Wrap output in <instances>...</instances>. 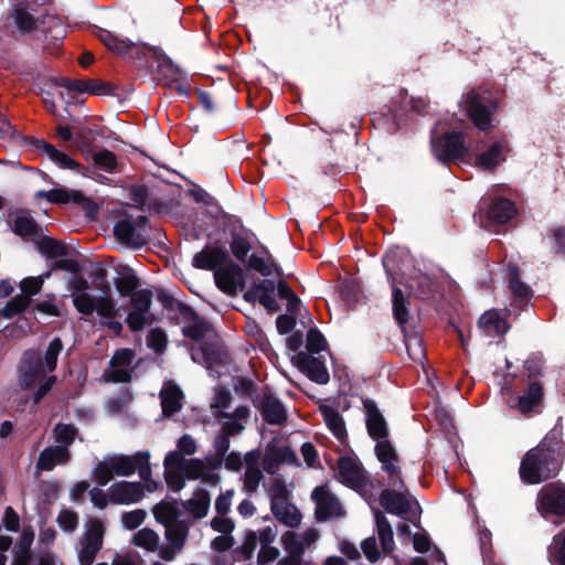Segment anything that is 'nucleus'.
Instances as JSON below:
<instances>
[{
    "label": "nucleus",
    "instance_id": "1",
    "mask_svg": "<svg viewBox=\"0 0 565 565\" xmlns=\"http://www.w3.org/2000/svg\"><path fill=\"white\" fill-rule=\"evenodd\" d=\"M565 459V443L562 431L551 429L542 441L527 450L521 459L519 475L525 484H539L555 478Z\"/></svg>",
    "mask_w": 565,
    "mask_h": 565
},
{
    "label": "nucleus",
    "instance_id": "2",
    "mask_svg": "<svg viewBox=\"0 0 565 565\" xmlns=\"http://www.w3.org/2000/svg\"><path fill=\"white\" fill-rule=\"evenodd\" d=\"M362 404L365 411V425L369 436L376 441L374 451L377 460L381 462L382 470L390 477L396 476L397 482L393 486L404 487L402 470L398 466L399 457L388 439V427L386 419L379 409L376 403L371 398H363Z\"/></svg>",
    "mask_w": 565,
    "mask_h": 565
},
{
    "label": "nucleus",
    "instance_id": "3",
    "mask_svg": "<svg viewBox=\"0 0 565 565\" xmlns=\"http://www.w3.org/2000/svg\"><path fill=\"white\" fill-rule=\"evenodd\" d=\"M388 486L391 488L381 491L379 497L380 505L385 510V512L397 515L401 519L417 525L416 521L419 520L422 513V508L418 501L406 490L405 483L403 488L392 484L393 482L398 483L396 476H388Z\"/></svg>",
    "mask_w": 565,
    "mask_h": 565
},
{
    "label": "nucleus",
    "instance_id": "4",
    "mask_svg": "<svg viewBox=\"0 0 565 565\" xmlns=\"http://www.w3.org/2000/svg\"><path fill=\"white\" fill-rule=\"evenodd\" d=\"M461 107L467 117L480 131H489L492 116L498 109V100L488 90L470 89L463 95Z\"/></svg>",
    "mask_w": 565,
    "mask_h": 565
},
{
    "label": "nucleus",
    "instance_id": "5",
    "mask_svg": "<svg viewBox=\"0 0 565 565\" xmlns=\"http://www.w3.org/2000/svg\"><path fill=\"white\" fill-rule=\"evenodd\" d=\"M430 143L434 156L446 164L463 158L468 152L462 131L448 130L438 134L437 125L430 131Z\"/></svg>",
    "mask_w": 565,
    "mask_h": 565
},
{
    "label": "nucleus",
    "instance_id": "6",
    "mask_svg": "<svg viewBox=\"0 0 565 565\" xmlns=\"http://www.w3.org/2000/svg\"><path fill=\"white\" fill-rule=\"evenodd\" d=\"M105 526L98 518H89L77 553L79 565H93L103 548Z\"/></svg>",
    "mask_w": 565,
    "mask_h": 565
},
{
    "label": "nucleus",
    "instance_id": "7",
    "mask_svg": "<svg viewBox=\"0 0 565 565\" xmlns=\"http://www.w3.org/2000/svg\"><path fill=\"white\" fill-rule=\"evenodd\" d=\"M537 510L546 518L553 515L565 521V483L553 481L546 483L537 493Z\"/></svg>",
    "mask_w": 565,
    "mask_h": 565
},
{
    "label": "nucleus",
    "instance_id": "8",
    "mask_svg": "<svg viewBox=\"0 0 565 565\" xmlns=\"http://www.w3.org/2000/svg\"><path fill=\"white\" fill-rule=\"evenodd\" d=\"M544 398V388L540 381H530L518 394L508 397L510 408L523 416L539 414Z\"/></svg>",
    "mask_w": 565,
    "mask_h": 565
},
{
    "label": "nucleus",
    "instance_id": "9",
    "mask_svg": "<svg viewBox=\"0 0 565 565\" xmlns=\"http://www.w3.org/2000/svg\"><path fill=\"white\" fill-rule=\"evenodd\" d=\"M383 267L387 275V279L392 286V310L393 317L399 326L401 330H405L408 328V322L413 319V316L409 311V301L405 297L403 290L395 285V276H394V257L385 255L382 259Z\"/></svg>",
    "mask_w": 565,
    "mask_h": 565
},
{
    "label": "nucleus",
    "instance_id": "10",
    "mask_svg": "<svg viewBox=\"0 0 565 565\" xmlns=\"http://www.w3.org/2000/svg\"><path fill=\"white\" fill-rule=\"evenodd\" d=\"M253 405L268 425L282 426L288 419V413L281 401L268 386L263 388L262 395L253 397Z\"/></svg>",
    "mask_w": 565,
    "mask_h": 565
},
{
    "label": "nucleus",
    "instance_id": "11",
    "mask_svg": "<svg viewBox=\"0 0 565 565\" xmlns=\"http://www.w3.org/2000/svg\"><path fill=\"white\" fill-rule=\"evenodd\" d=\"M311 500L316 504L315 518L318 522H327L332 518L345 515L339 499L333 494L328 484L317 486L311 492Z\"/></svg>",
    "mask_w": 565,
    "mask_h": 565
},
{
    "label": "nucleus",
    "instance_id": "12",
    "mask_svg": "<svg viewBox=\"0 0 565 565\" xmlns=\"http://www.w3.org/2000/svg\"><path fill=\"white\" fill-rule=\"evenodd\" d=\"M518 214L515 203L507 198L492 199L488 209L479 212L480 223L491 230L502 226Z\"/></svg>",
    "mask_w": 565,
    "mask_h": 565
},
{
    "label": "nucleus",
    "instance_id": "13",
    "mask_svg": "<svg viewBox=\"0 0 565 565\" xmlns=\"http://www.w3.org/2000/svg\"><path fill=\"white\" fill-rule=\"evenodd\" d=\"M45 371L42 354L39 350L29 349L24 351L18 369L21 387H31Z\"/></svg>",
    "mask_w": 565,
    "mask_h": 565
},
{
    "label": "nucleus",
    "instance_id": "14",
    "mask_svg": "<svg viewBox=\"0 0 565 565\" xmlns=\"http://www.w3.org/2000/svg\"><path fill=\"white\" fill-rule=\"evenodd\" d=\"M511 152V146L507 137L493 141L488 149L476 157V167L492 172L502 162L507 160V154Z\"/></svg>",
    "mask_w": 565,
    "mask_h": 565
},
{
    "label": "nucleus",
    "instance_id": "15",
    "mask_svg": "<svg viewBox=\"0 0 565 565\" xmlns=\"http://www.w3.org/2000/svg\"><path fill=\"white\" fill-rule=\"evenodd\" d=\"M227 249L217 244H205V246L192 258V266L196 269L215 271L226 260L230 262Z\"/></svg>",
    "mask_w": 565,
    "mask_h": 565
},
{
    "label": "nucleus",
    "instance_id": "16",
    "mask_svg": "<svg viewBox=\"0 0 565 565\" xmlns=\"http://www.w3.org/2000/svg\"><path fill=\"white\" fill-rule=\"evenodd\" d=\"M157 300L167 311L170 321L175 323L180 321L189 322L191 319L198 318V312L190 305L174 298L163 289L157 292Z\"/></svg>",
    "mask_w": 565,
    "mask_h": 565
},
{
    "label": "nucleus",
    "instance_id": "17",
    "mask_svg": "<svg viewBox=\"0 0 565 565\" xmlns=\"http://www.w3.org/2000/svg\"><path fill=\"white\" fill-rule=\"evenodd\" d=\"M508 284L512 294L511 305L519 309H524L534 292L532 288L521 279L520 268L515 264L508 265Z\"/></svg>",
    "mask_w": 565,
    "mask_h": 565
},
{
    "label": "nucleus",
    "instance_id": "18",
    "mask_svg": "<svg viewBox=\"0 0 565 565\" xmlns=\"http://www.w3.org/2000/svg\"><path fill=\"white\" fill-rule=\"evenodd\" d=\"M296 365L307 374L309 380L317 384L323 385L330 380L328 369L320 358L300 351L296 355Z\"/></svg>",
    "mask_w": 565,
    "mask_h": 565
},
{
    "label": "nucleus",
    "instance_id": "19",
    "mask_svg": "<svg viewBox=\"0 0 565 565\" xmlns=\"http://www.w3.org/2000/svg\"><path fill=\"white\" fill-rule=\"evenodd\" d=\"M145 497L140 482L119 481L109 488V500L113 504H132Z\"/></svg>",
    "mask_w": 565,
    "mask_h": 565
},
{
    "label": "nucleus",
    "instance_id": "20",
    "mask_svg": "<svg viewBox=\"0 0 565 565\" xmlns=\"http://www.w3.org/2000/svg\"><path fill=\"white\" fill-rule=\"evenodd\" d=\"M242 267L234 263L231 258L230 262L220 266L214 271V279L217 288L227 295H235L237 292V279L243 277Z\"/></svg>",
    "mask_w": 565,
    "mask_h": 565
},
{
    "label": "nucleus",
    "instance_id": "21",
    "mask_svg": "<svg viewBox=\"0 0 565 565\" xmlns=\"http://www.w3.org/2000/svg\"><path fill=\"white\" fill-rule=\"evenodd\" d=\"M338 475L341 482L352 489L365 486L366 483L365 471L352 457L349 456L339 458Z\"/></svg>",
    "mask_w": 565,
    "mask_h": 565
},
{
    "label": "nucleus",
    "instance_id": "22",
    "mask_svg": "<svg viewBox=\"0 0 565 565\" xmlns=\"http://www.w3.org/2000/svg\"><path fill=\"white\" fill-rule=\"evenodd\" d=\"M36 199H45L53 204L74 203L76 205L86 206L92 204V200L86 198L83 192L68 190L66 188H54L52 190H40L35 193Z\"/></svg>",
    "mask_w": 565,
    "mask_h": 565
},
{
    "label": "nucleus",
    "instance_id": "23",
    "mask_svg": "<svg viewBox=\"0 0 565 565\" xmlns=\"http://www.w3.org/2000/svg\"><path fill=\"white\" fill-rule=\"evenodd\" d=\"M25 141L32 145L35 149L44 152L50 158V160H52L62 169L77 170L81 168V163L72 159L65 152L56 149L53 145L49 143L44 139L25 137Z\"/></svg>",
    "mask_w": 565,
    "mask_h": 565
},
{
    "label": "nucleus",
    "instance_id": "24",
    "mask_svg": "<svg viewBox=\"0 0 565 565\" xmlns=\"http://www.w3.org/2000/svg\"><path fill=\"white\" fill-rule=\"evenodd\" d=\"M114 236L128 246L140 248L148 243L147 236L136 230L131 218H121L114 226Z\"/></svg>",
    "mask_w": 565,
    "mask_h": 565
},
{
    "label": "nucleus",
    "instance_id": "25",
    "mask_svg": "<svg viewBox=\"0 0 565 565\" xmlns=\"http://www.w3.org/2000/svg\"><path fill=\"white\" fill-rule=\"evenodd\" d=\"M204 363L209 369L214 365L225 366L230 355L222 340L214 334L213 340L204 341L200 347Z\"/></svg>",
    "mask_w": 565,
    "mask_h": 565
},
{
    "label": "nucleus",
    "instance_id": "26",
    "mask_svg": "<svg viewBox=\"0 0 565 565\" xmlns=\"http://www.w3.org/2000/svg\"><path fill=\"white\" fill-rule=\"evenodd\" d=\"M319 411L323 417V420L333 434V436L341 443L344 444L348 440V431L345 423L338 409L329 405H320Z\"/></svg>",
    "mask_w": 565,
    "mask_h": 565
},
{
    "label": "nucleus",
    "instance_id": "27",
    "mask_svg": "<svg viewBox=\"0 0 565 565\" xmlns=\"http://www.w3.org/2000/svg\"><path fill=\"white\" fill-rule=\"evenodd\" d=\"M98 40L113 53L126 57L136 47V43L128 39H121L113 32L98 28L96 32Z\"/></svg>",
    "mask_w": 565,
    "mask_h": 565
},
{
    "label": "nucleus",
    "instance_id": "28",
    "mask_svg": "<svg viewBox=\"0 0 565 565\" xmlns=\"http://www.w3.org/2000/svg\"><path fill=\"white\" fill-rule=\"evenodd\" d=\"M478 324L489 337H501L510 329L508 321L494 310L482 313Z\"/></svg>",
    "mask_w": 565,
    "mask_h": 565
},
{
    "label": "nucleus",
    "instance_id": "29",
    "mask_svg": "<svg viewBox=\"0 0 565 565\" xmlns=\"http://www.w3.org/2000/svg\"><path fill=\"white\" fill-rule=\"evenodd\" d=\"M270 510L279 522L289 527H297L301 522V513L292 503L270 500Z\"/></svg>",
    "mask_w": 565,
    "mask_h": 565
},
{
    "label": "nucleus",
    "instance_id": "30",
    "mask_svg": "<svg viewBox=\"0 0 565 565\" xmlns=\"http://www.w3.org/2000/svg\"><path fill=\"white\" fill-rule=\"evenodd\" d=\"M402 332L408 358L415 363L423 364L426 359V349L422 335L408 328L402 330Z\"/></svg>",
    "mask_w": 565,
    "mask_h": 565
},
{
    "label": "nucleus",
    "instance_id": "31",
    "mask_svg": "<svg viewBox=\"0 0 565 565\" xmlns=\"http://www.w3.org/2000/svg\"><path fill=\"white\" fill-rule=\"evenodd\" d=\"M374 519L382 550L384 553L390 554L395 547L392 525L385 514L380 510H374Z\"/></svg>",
    "mask_w": 565,
    "mask_h": 565
},
{
    "label": "nucleus",
    "instance_id": "32",
    "mask_svg": "<svg viewBox=\"0 0 565 565\" xmlns=\"http://www.w3.org/2000/svg\"><path fill=\"white\" fill-rule=\"evenodd\" d=\"M147 51L151 53L152 57L158 63L159 71L166 78H171L173 82H178V75L181 74V68L173 63V61L163 52L159 46H150L145 44Z\"/></svg>",
    "mask_w": 565,
    "mask_h": 565
},
{
    "label": "nucleus",
    "instance_id": "33",
    "mask_svg": "<svg viewBox=\"0 0 565 565\" xmlns=\"http://www.w3.org/2000/svg\"><path fill=\"white\" fill-rule=\"evenodd\" d=\"M128 196L135 203V206L141 211H161L162 203L157 201L150 202V193L146 184H132L128 189Z\"/></svg>",
    "mask_w": 565,
    "mask_h": 565
},
{
    "label": "nucleus",
    "instance_id": "34",
    "mask_svg": "<svg viewBox=\"0 0 565 565\" xmlns=\"http://www.w3.org/2000/svg\"><path fill=\"white\" fill-rule=\"evenodd\" d=\"M12 231L24 239H33L40 237L42 227L32 216L21 214L13 218Z\"/></svg>",
    "mask_w": 565,
    "mask_h": 565
},
{
    "label": "nucleus",
    "instance_id": "35",
    "mask_svg": "<svg viewBox=\"0 0 565 565\" xmlns=\"http://www.w3.org/2000/svg\"><path fill=\"white\" fill-rule=\"evenodd\" d=\"M210 503V493L205 489H198L193 498L182 502V505L195 519H203L209 512Z\"/></svg>",
    "mask_w": 565,
    "mask_h": 565
},
{
    "label": "nucleus",
    "instance_id": "36",
    "mask_svg": "<svg viewBox=\"0 0 565 565\" xmlns=\"http://www.w3.org/2000/svg\"><path fill=\"white\" fill-rule=\"evenodd\" d=\"M38 20L25 9L15 8L8 17L7 24H14L19 33L29 34L36 29Z\"/></svg>",
    "mask_w": 565,
    "mask_h": 565
},
{
    "label": "nucleus",
    "instance_id": "37",
    "mask_svg": "<svg viewBox=\"0 0 565 565\" xmlns=\"http://www.w3.org/2000/svg\"><path fill=\"white\" fill-rule=\"evenodd\" d=\"M247 267L259 273L264 277H268L273 274L277 278L284 277V270L273 257L269 255L268 259L265 260L263 257L252 254L247 262Z\"/></svg>",
    "mask_w": 565,
    "mask_h": 565
},
{
    "label": "nucleus",
    "instance_id": "38",
    "mask_svg": "<svg viewBox=\"0 0 565 565\" xmlns=\"http://www.w3.org/2000/svg\"><path fill=\"white\" fill-rule=\"evenodd\" d=\"M191 324L182 328V334L193 341H202L205 337H209L211 332H214L212 324L198 313L196 319H191Z\"/></svg>",
    "mask_w": 565,
    "mask_h": 565
},
{
    "label": "nucleus",
    "instance_id": "39",
    "mask_svg": "<svg viewBox=\"0 0 565 565\" xmlns=\"http://www.w3.org/2000/svg\"><path fill=\"white\" fill-rule=\"evenodd\" d=\"M110 467L115 471L116 476L129 477L137 471V452L134 456L128 455H113L109 457Z\"/></svg>",
    "mask_w": 565,
    "mask_h": 565
},
{
    "label": "nucleus",
    "instance_id": "40",
    "mask_svg": "<svg viewBox=\"0 0 565 565\" xmlns=\"http://www.w3.org/2000/svg\"><path fill=\"white\" fill-rule=\"evenodd\" d=\"M152 512L156 520L164 526L179 521L180 510L177 501L162 500L154 505Z\"/></svg>",
    "mask_w": 565,
    "mask_h": 565
},
{
    "label": "nucleus",
    "instance_id": "41",
    "mask_svg": "<svg viewBox=\"0 0 565 565\" xmlns=\"http://www.w3.org/2000/svg\"><path fill=\"white\" fill-rule=\"evenodd\" d=\"M189 535V526L184 521L166 525V539L177 551H182Z\"/></svg>",
    "mask_w": 565,
    "mask_h": 565
},
{
    "label": "nucleus",
    "instance_id": "42",
    "mask_svg": "<svg viewBox=\"0 0 565 565\" xmlns=\"http://www.w3.org/2000/svg\"><path fill=\"white\" fill-rule=\"evenodd\" d=\"M182 391L177 386L162 391L160 397L163 415L172 416L173 414L178 413L182 407Z\"/></svg>",
    "mask_w": 565,
    "mask_h": 565
},
{
    "label": "nucleus",
    "instance_id": "43",
    "mask_svg": "<svg viewBox=\"0 0 565 565\" xmlns=\"http://www.w3.org/2000/svg\"><path fill=\"white\" fill-rule=\"evenodd\" d=\"M140 278L131 268L115 279V286L121 297H131L140 287Z\"/></svg>",
    "mask_w": 565,
    "mask_h": 565
},
{
    "label": "nucleus",
    "instance_id": "44",
    "mask_svg": "<svg viewBox=\"0 0 565 565\" xmlns=\"http://www.w3.org/2000/svg\"><path fill=\"white\" fill-rule=\"evenodd\" d=\"M39 252L49 258H57L68 254L67 246L52 237H40L36 242Z\"/></svg>",
    "mask_w": 565,
    "mask_h": 565
},
{
    "label": "nucleus",
    "instance_id": "45",
    "mask_svg": "<svg viewBox=\"0 0 565 565\" xmlns=\"http://www.w3.org/2000/svg\"><path fill=\"white\" fill-rule=\"evenodd\" d=\"M131 543L149 552H156L159 548V536L152 529L143 527L134 535Z\"/></svg>",
    "mask_w": 565,
    "mask_h": 565
},
{
    "label": "nucleus",
    "instance_id": "46",
    "mask_svg": "<svg viewBox=\"0 0 565 565\" xmlns=\"http://www.w3.org/2000/svg\"><path fill=\"white\" fill-rule=\"evenodd\" d=\"M408 287L417 298L423 300L429 299L435 291L434 281L427 275L415 277L412 279L411 284H408Z\"/></svg>",
    "mask_w": 565,
    "mask_h": 565
},
{
    "label": "nucleus",
    "instance_id": "47",
    "mask_svg": "<svg viewBox=\"0 0 565 565\" xmlns=\"http://www.w3.org/2000/svg\"><path fill=\"white\" fill-rule=\"evenodd\" d=\"M31 305V298L22 292L12 297L6 306L0 310L3 318L11 319L23 312Z\"/></svg>",
    "mask_w": 565,
    "mask_h": 565
},
{
    "label": "nucleus",
    "instance_id": "48",
    "mask_svg": "<svg viewBox=\"0 0 565 565\" xmlns=\"http://www.w3.org/2000/svg\"><path fill=\"white\" fill-rule=\"evenodd\" d=\"M548 557L552 565H565V527L554 535Z\"/></svg>",
    "mask_w": 565,
    "mask_h": 565
},
{
    "label": "nucleus",
    "instance_id": "49",
    "mask_svg": "<svg viewBox=\"0 0 565 565\" xmlns=\"http://www.w3.org/2000/svg\"><path fill=\"white\" fill-rule=\"evenodd\" d=\"M56 455H67V449L65 447H47L43 449L36 462V468L40 471H50L56 465Z\"/></svg>",
    "mask_w": 565,
    "mask_h": 565
},
{
    "label": "nucleus",
    "instance_id": "50",
    "mask_svg": "<svg viewBox=\"0 0 565 565\" xmlns=\"http://www.w3.org/2000/svg\"><path fill=\"white\" fill-rule=\"evenodd\" d=\"M63 350V342L61 338L55 337L50 342L43 359L44 366L47 372H53L56 370L57 366V359Z\"/></svg>",
    "mask_w": 565,
    "mask_h": 565
},
{
    "label": "nucleus",
    "instance_id": "51",
    "mask_svg": "<svg viewBox=\"0 0 565 565\" xmlns=\"http://www.w3.org/2000/svg\"><path fill=\"white\" fill-rule=\"evenodd\" d=\"M93 161L95 166L107 172H114L118 167L116 154L108 149L95 152L93 154Z\"/></svg>",
    "mask_w": 565,
    "mask_h": 565
},
{
    "label": "nucleus",
    "instance_id": "52",
    "mask_svg": "<svg viewBox=\"0 0 565 565\" xmlns=\"http://www.w3.org/2000/svg\"><path fill=\"white\" fill-rule=\"evenodd\" d=\"M232 242L230 244L231 252L234 257L244 262L252 246L248 239L236 232H232Z\"/></svg>",
    "mask_w": 565,
    "mask_h": 565
},
{
    "label": "nucleus",
    "instance_id": "53",
    "mask_svg": "<svg viewBox=\"0 0 565 565\" xmlns=\"http://www.w3.org/2000/svg\"><path fill=\"white\" fill-rule=\"evenodd\" d=\"M115 471L110 467L109 457L104 458V460L96 463L93 469V477L99 486H106L113 479Z\"/></svg>",
    "mask_w": 565,
    "mask_h": 565
},
{
    "label": "nucleus",
    "instance_id": "54",
    "mask_svg": "<svg viewBox=\"0 0 565 565\" xmlns=\"http://www.w3.org/2000/svg\"><path fill=\"white\" fill-rule=\"evenodd\" d=\"M327 340L318 328L309 329L307 333V350L310 354H318L327 349Z\"/></svg>",
    "mask_w": 565,
    "mask_h": 565
},
{
    "label": "nucleus",
    "instance_id": "55",
    "mask_svg": "<svg viewBox=\"0 0 565 565\" xmlns=\"http://www.w3.org/2000/svg\"><path fill=\"white\" fill-rule=\"evenodd\" d=\"M137 471L142 481L153 483L154 487L158 486L157 481L152 479V471L150 466V452L147 450L137 451Z\"/></svg>",
    "mask_w": 565,
    "mask_h": 565
},
{
    "label": "nucleus",
    "instance_id": "56",
    "mask_svg": "<svg viewBox=\"0 0 565 565\" xmlns=\"http://www.w3.org/2000/svg\"><path fill=\"white\" fill-rule=\"evenodd\" d=\"M147 344L156 353H164L168 344V338L166 332L161 328H153L147 335Z\"/></svg>",
    "mask_w": 565,
    "mask_h": 565
},
{
    "label": "nucleus",
    "instance_id": "57",
    "mask_svg": "<svg viewBox=\"0 0 565 565\" xmlns=\"http://www.w3.org/2000/svg\"><path fill=\"white\" fill-rule=\"evenodd\" d=\"M97 298L90 296L87 292H81L74 296L73 305L75 309L85 316L92 315L96 309Z\"/></svg>",
    "mask_w": 565,
    "mask_h": 565
},
{
    "label": "nucleus",
    "instance_id": "58",
    "mask_svg": "<svg viewBox=\"0 0 565 565\" xmlns=\"http://www.w3.org/2000/svg\"><path fill=\"white\" fill-rule=\"evenodd\" d=\"M152 290L150 289H138L131 297L130 302L135 310L149 312L152 303Z\"/></svg>",
    "mask_w": 565,
    "mask_h": 565
},
{
    "label": "nucleus",
    "instance_id": "59",
    "mask_svg": "<svg viewBox=\"0 0 565 565\" xmlns=\"http://www.w3.org/2000/svg\"><path fill=\"white\" fill-rule=\"evenodd\" d=\"M257 546V534L255 531L249 530L246 532L244 542L241 546L236 547L234 553L242 556L244 561L252 558Z\"/></svg>",
    "mask_w": 565,
    "mask_h": 565
},
{
    "label": "nucleus",
    "instance_id": "60",
    "mask_svg": "<svg viewBox=\"0 0 565 565\" xmlns=\"http://www.w3.org/2000/svg\"><path fill=\"white\" fill-rule=\"evenodd\" d=\"M524 374L526 383L530 381H540L543 375V361L539 356H531L524 362Z\"/></svg>",
    "mask_w": 565,
    "mask_h": 565
},
{
    "label": "nucleus",
    "instance_id": "61",
    "mask_svg": "<svg viewBox=\"0 0 565 565\" xmlns=\"http://www.w3.org/2000/svg\"><path fill=\"white\" fill-rule=\"evenodd\" d=\"M233 388L237 394L250 397L252 401L255 395H258L256 383L246 376H235Z\"/></svg>",
    "mask_w": 565,
    "mask_h": 565
},
{
    "label": "nucleus",
    "instance_id": "62",
    "mask_svg": "<svg viewBox=\"0 0 565 565\" xmlns=\"http://www.w3.org/2000/svg\"><path fill=\"white\" fill-rule=\"evenodd\" d=\"M551 248L557 256H565V225H558L550 230Z\"/></svg>",
    "mask_w": 565,
    "mask_h": 565
},
{
    "label": "nucleus",
    "instance_id": "63",
    "mask_svg": "<svg viewBox=\"0 0 565 565\" xmlns=\"http://www.w3.org/2000/svg\"><path fill=\"white\" fill-rule=\"evenodd\" d=\"M282 544L289 555L301 556L305 553V544L295 532H287L282 537Z\"/></svg>",
    "mask_w": 565,
    "mask_h": 565
},
{
    "label": "nucleus",
    "instance_id": "64",
    "mask_svg": "<svg viewBox=\"0 0 565 565\" xmlns=\"http://www.w3.org/2000/svg\"><path fill=\"white\" fill-rule=\"evenodd\" d=\"M97 313L103 318L114 319L118 316V309L116 302L110 297H98L96 300Z\"/></svg>",
    "mask_w": 565,
    "mask_h": 565
}]
</instances>
